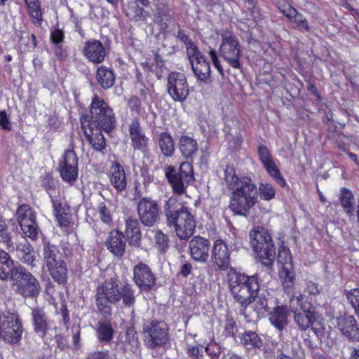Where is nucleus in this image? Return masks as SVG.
Returning a JSON list of instances; mask_svg holds the SVG:
<instances>
[{"mask_svg":"<svg viewBox=\"0 0 359 359\" xmlns=\"http://www.w3.org/2000/svg\"><path fill=\"white\" fill-rule=\"evenodd\" d=\"M224 180L229 189L233 190L230 209L238 215H246L257 202V187L249 177H238L235 169L227 165L224 170Z\"/></svg>","mask_w":359,"mask_h":359,"instance_id":"f257e3e1","label":"nucleus"},{"mask_svg":"<svg viewBox=\"0 0 359 359\" xmlns=\"http://www.w3.org/2000/svg\"><path fill=\"white\" fill-rule=\"evenodd\" d=\"M227 282L235 300L243 306L250 304L258 294L259 286L255 276H246L230 268Z\"/></svg>","mask_w":359,"mask_h":359,"instance_id":"f03ea898","label":"nucleus"},{"mask_svg":"<svg viewBox=\"0 0 359 359\" xmlns=\"http://www.w3.org/2000/svg\"><path fill=\"white\" fill-rule=\"evenodd\" d=\"M176 203L177 199L174 197H170L165 203L164 211L167 224L170 227H174L179 238L187 240L194 233L196 222L187 208L175 210Z\"/></svg>","mask_w":359,"mask_h":359,"instance_id":"7ed1b4c3","label":"nucleus"},{"mask_svg":"<svg viewBox=\"0 0 359 359\" xmlns=\"http://www.w3.org/2000/svg\"><path fill=\"white\" fill-rule=\"evenodd\" d=\"M250 243L262 264L271 267L276 257V249L271 235L263 226H255L250 231Z\"/></svg>","mask_w":359,"mask_h":359,"instance_id":"20e7f679","label":"nucleus"},{"mask_svg":"<svg viewBox=\"0 0 359 359\" xmlns=\"http://www.w3.org/2000/svg\"><path fill=\"white\" fill-rule=\"evenodd\" d=\"M115 120L112 109L102 98L95 95L90 106V126H99L109 133L115 127Z\"/></svg>","mask_w":359,"mask_h":359,"instance_id":"39448f33","label":"nucleus"},{"mask_svg":"<svg viewBox=\"0 0 359 359\" xmlns=\"http://www.w3.org/2000/svg\"><path fill=\"white\" fill-rule=\"evenodd\" d=\"M11 281L15 291L24 297H36L40 293L39 280L20 265L13 269Z\"/></svg>","mask_w":359,"mask_h":359,"instance_id":"423d86ee","label":"nucleus"},{"mask_svg":"<svg viewBox=\"0 0 359 359\" xmlns=\"http://www.w3.org/2000/svg\"><path fill=\"white\" fill-rule=\"evenodd\" d=\"M43 250L44 263L51 277L59 284L66 283L67 279V264L61 259V255L57 246L50 244L48 241H44Z\"/></svg>","mask_w":359,"mask_h":359,"instance_id":"0eeeda50","label":"nucleus"},{"mask_svg":"<svg viewBox=\"0 0 359 359\" xmlns=\"http://www.w3.org/2000/svg\"><path fill=\"white\" fill-rule=\"evenodd\" d=\"M121 287L118 281L114 278L106 280L100 284L96 290V306L100 313L109 316L111 314V304L118 302L119 290Z\"/></svg>","mask_w":359,"mask_h":359,"instance_id":"6e6552de","label":"nucleus"},{"mask_svg":"<svg viewBox=\"0 0 359 359\" xmlns=\"http://www.w3.org/2000/svg\"><path fill=\"white\" fill-rule=\"evenodd\" d=\"M165 176L172 186L175 193L182 194L186 187L193 180V168L189 162H184L176 170L172 166L165 168Z\"/></svg>","mask_w":359,"mask_h":359,"instance_id":"1a4fd4ad","label":"nucleus"},{"mask_svg":"<svg viewBox=\"0 0 359 359\" xmlns=\"http://www.w3.org/2000/svg\"><path fill=\"white\" fill-rule=\"evenodd\" d=\"M145 344L151 349L164 346L168 341V328L163 321L149 320L143 325Z\"/></svg>","mask_w":359,"mask_h":359,"instance_id":"9d476101","label":"nucleus"},{"mask_svg":"<svg viewBox=\"0 0 359 359\" xmlns=\"http://www.w3.org/2000/svg\"><path fill=\"white\" fill-rule=\"evenodd\" d=\"M222 42L219 47L220 55L229 65L241 69V45L236 36L228 30H222Z\"/></svg>","mask_w":359,"mask_h":359,"instance_id":"9b49d317","label":"nucleus"},{"mask_svg":"<svg viewBox=\"0 0 359 359\" xmlns=\"http://www.w3.org/2000/svg\"><path fill=\"white\" fill-rule=\"evenodd\" d=\"M137 209L139 219L145 226H154L160 219V205L150 197L140 198Z\"/></svg>","mask_w":359,"mask_h":359,"instance_id":"f8f14e48","label":"nucleus"},{"mask_svg":"<svg viewBox=\"0 0 359 359\" xmlns=\"http://www.w3.org/2000/svg\"><path fill=\"white\" fill-rule=\"evenodd\" d=\"M17 219L23 233L32 240L37 238L39 227L36 221V215L31 207L23 204L17 210Z\"/></svg>","mask_w":359,"mask_h":359,"instance_id":"ddd939ff","label":"nucleus"},{"mask_svg":"<svg viewBox=\"0 0 359 359\" xmlns=\"http://www.w3.org/2000/svg\"><path fill=\"white\" fill-rule=\"evenodd\" d=\"M167 91L175 102L184 101L189 95L185 75L180 72H170L167 77Z\"/></svg>","mask_w":359,"mask_h":359,"instance_id":"4468645a","label":"nucleus"},{"mask_svg":"<svg viewBox=\"0 0 359 359\" xmlns=\"http://www.w3.org/2000/svg\"><path fill=\"white\" fill-rule=\"evenodd\" d=\"M1 332L0 337L4 341L11 344L18 342L22 333V327L18 316L14 313H8Z\"/></svg>","mask_w":359,"mask_h":359,"instance_id":"2eb2a0df","label":"nucleus"},{"mask_svg":"<svg viewBox=\"0 0 359 359\" xmlns=\"http://www.w3.org/2000/svg\"><path fill=\"white\" fill-rule=\"evenodd\" d=\"M133 280L140 290L144 291L150 290L156 284V278L151 268L143 262L134 266Z\"/></svg>","mask_w":359,"mask_h":359,"instance_id":"dca6fc26","label":"nucleus"},{"mask_svg":"<svg viewBox=\"0 0 359 359\" xmlns=\"http://www.w3.org/2000/svg\"><path fill=\"white\" fill-rule=\"evenodd\" d=\"M192 70L198 80L207 82L210 76V67L209 62L199 49L187 55Z\"/></svg>","mask_w":359,"mask_h":359,"instance_id":"f3484780","label":"nucleus"},{"mask_svg":"<svg viewBox=\"0 0 359 359\" xmlns=\"http://www.w3.org/2000/svg\"><path fill=\"white\" fill-rule=\"evenodd\" d=\"M129 136L131 145L135 149L145 151L148 147V138L140 126L138 118L131 120L128 125Z\"/></svg>","mask_w":359,"mask_h":359,"instance_id":"a211bd4d","label":"nucleus"},{"mask_svg":"<svg viewBox=\"0 0 359 359\" xmlns=\"http://www.w3.org/2000/svg\"><path fill=\"white\" fill-rule=\"evenodd\" d=\"M211 259L212 262L217 266L220 270H226L229 268L230 263V251L226 243L222 240H216L214 243Z\"/></svg>","mask_w":359,"mask_h":359,"instance_id":"6ab92c4d","label":"nucleus"},{"mask_svg":"<svg viewBox=\"0 0 359 359\" xmlns=\"http://www.w3.org/2000/svg\"><path fill=\"white\" fill-rule=\"evenodd\" d=\"M210 243L200 236H194L189 242L191 257L196 261L205 263L209 257Z\"/></svg>","mask_w":359,"mask_h":359,"instance_id":"aec40b11","label":"nucleus"},{"mask_svg":"<svg viewBox=\"0 0 359 359\" xmlns=\"http://www.w3.org/2000/svg\"><path fill=\"white\" fill-rule=\"evenodd\" d=\"M83 53L92 62H102L106 55V50L102 43L98 40H89L84 44Z\"/></svg>","mask_w":359,"mask_h":359,"instance_id":"412c9836","label":"nucleus"},{"mask_svg":"<svg viewBox=\"0 0 359 359\" xmlns=\"http://www.w3.org/2000/svg\"><path fill=\"white\" fill-rule=\"evenodd\" d=\"M109 177L111 184L118 192L126 189L127 179L123 167L117 162H114L110 167Z\"/></svg>","mask_w":359,"mask_h":359,"instance_id":"4be33fe9","label":"nucleus"},{"mask_svg":"<svg viewBox=\"0 0 359 359\" xmlns=\"http://www.w3.org/2000/svg\"><path fill=\"white\" fill-rule=\"evenodd\" d=\"M338 325L342 333L348 340L359 341V327L353 316L340 318L338 319Z\"/></svg>","mask_w":359,"mask_h":359,"instance_id":"5701e85b","label":"nucleus"},{"mask_svg":"<svg viewBox=\"0 0 359 359\" xmlns=\"http://www.w3.org/2000/svg\"><path fill=\"white\" fill-rule=\"evenodd\" d=\"M106 246L114 255L122 257L126 252V240L123 233L118 230L111 231L106 241Z\"/></svg>","mask_w":359,"mask_h":359,"instance_id":"b1692460","label":"nucleus"},{"mask_svg":"<svg viewBox=\"0 0 359 359\" xmlns=\"http://www.w3.org/2000/svg\"><path fill=\"white\" fill-rule=\"evenodd\" d=\"M32 324L35 332L40 337H43L50 328L48 317L41 309H34L32 311Z\"/></svg>","mask_w":359,"mask_h":359,"instance_id":"393cba45","label":"nucleus"},{"mask_svg":"<svg viewBox=\"0 0 359 359\" xmlns=\"http://www.w3.org/2000/svg\"><path fill=\"white\" fill-rule=\"evenodd\" d=\"M88 126L84 133L89 143L95 150L102 151L106 147V140L102 133L103 130L99 126L90 127L89 124Z\"/></svg>","mask_w":359,"mask_h":359,"instance_id":"a878e982","label":"nucleus"},{"mask_svg":"<svg viewBox=\"0 0 359 359\" xmlns=\"http://www.w3.org/2000/svg\"><path fill=\"white\" fill-rule=\"evenodd\" d=\"M287 309L283 306H276L269 314L271 324L279 331H282L287 325Z\"/></svg>","mask_w":359,"mask_h":359,"instance_id":"bb28decb","label":"nucleus"},{"mask_svg":"<svg viewBox=\"0 0 359 359\" xmlns=\"http://www.w3.org/2000/svg\"><path fill=\"white\" fill-rule=\"evenodd\" d=\"M178 147L182 155L187 159H192L198 150L197 141L188 135L180 136L178 141Z\"/></svg>","mask_w":359,"mask_h":359,"instance_id":"cd10ccee","label":"nucleus"},{"mask_svg":"<svg viewBox=\"0 0 359 359\" xmlns=\"http://www.w3.org/2000/svg\"><path fill=\"white\" fill-rule=\"evenodd\" d=\"M126 234L129 239L130 245L135 247L140 245L141 231L138 220L129 217L126 222Z\"/></svg>","mask_w":359,"mask_h":359,"instance_id":"c85d7f7f","label":"nucleus"},{"mask_svg":"<svg viewBox=\"0 0 359 359\" xmlns=\"http://www.w3.org/2000/svg\"><path fill=\"white\" fill-rule=\"evenodd\" d=\"M16 266H14V262L9 254L4 250H0V279L6 280L10 278L11 280L12 271Z\"/></svg>","mask_w":359,"mask_h":359,"instance_id":"c756f323","label":"nucleus"},{"mask_svg":"<svg viewBox=\"0 0 359 359\" xmlns=\"http://www.w3.org/2000/svg\"><path fill=\"white\" fill-rule=\"evenodd\" d=\"M96 79L102 88L108 89L114 84L115 75L111 69L100 66L97 70Z\"/></svg>","mask_w":359,"mask_h":359,"instance_id":"7c9ffc66","label":"nucleus"},{"mask_svg":"<svg viewBox=\"0 0 359 359\" xmlns=\"http://www.w3.org/2000/svg\"><path fill=\"white\" fill-rule=\"evenodd\" d=\"M294 320L299 329L306 330L309 328L316 320V313L311 308L293 315Z\"/></svg>","mask_w":359,"mask_h":359,"instance_id":"2f4dec72","label":"nucleus"},{"mask_svg":"<svg viewBox=\"0 0 359 359\" xmlns=\"http://www.w3.org/2000/svg\"><path fill=\"white\" fill-rule=\"evenodd\" d=\"M239 338L241 344L247 349H252L253 348H259L263 345L262 340L255 332H245Z\"/></svg>","mask_w":359,"mask_h":359,"instance_id":"473e14b6","label":"nucleus"},{"mask_svg":"<svg viewBox=\"0 0 359 359\" xmlns=\"http://www.w3.org/2000/svg\"><path fill=\"white\" fill-rule=\"evenodd\" d=\"M158 144L161 153L165 156H171L175 151V142L168 133H161L158 137Z\"/></svg>","mask_w":359,"mask_h":359,"instance_id":"72a5a7b5","label":"nucleus"},{"mask_svg":"<svg viewBox=\"0 0 359 359\" xmlns=\"http://www.w3.org/2000/svg\"><path fill=\"white\" fill-rule=\"evenodd\" d=\"M341 204L345 212L350 216L354 215L355 200L353 194L346 189L341 190L340 196Z\"/></svg>","mask_w":359,"mask_h":359,"instance_id":"f704fd0d","label":"nucleus"},{"mask_svg":"<svg viewBox=\"0 0 359 359\" xmlns=\"http://www.w3.org/2000/svg\"><path fill=\"white\" fill-rule=\"evenodd\" d=\"M118 296H120L118 297V302L122 299L123 304L125 306L132 307L134 305L135 296L131 285L126 283L121 287Z\"/></svg>","mask_w":359,"mask_h":359,"instance_id":"c9c22d12","label":"nucleus"},{"mask_svg":"<svg viewBox=\"0 0 359 359\" xmlns=\"http://www.w3.org/2000/svg\"><path fill=\"white\" fill-rule=\"evenodd\" d=\"M0 243L5 245L8 251L14 250L12 233L4 220H0Z\"/></svg>","mask_w":359,"mask_h":359,"instance_id":"e433bc0d","label":"nucleus"},{"mask_svg":"<svg viewBox=\"0 0 359 359\" xmlns=\"http://www.w3.org/2000/svg\"><path fill=\"white\" fill-rule=\"evenodd\" d=\"M97 337L100 341L109 342L111 340L114 330L108 321H100L97 327Z\"/></svg>","mask_w":359,"mask_h":359,"instance_id":"4c0bfd02","label":"nucleus"},{"mask_svg":"<svg viewBox=\"0 0 359 359\" xmlns=\"http://www.w3.org/2000/svg\"><path fill=\"white\" fill-rule=\"evenodd\" d=\"M289 307L293 315L306 311L311 308L310 304H306L302 294L292 296L290 300Z\"/></svg>","mask_w":359,"mask_h":359,"instance_id":"58836bf2","label":"nucleus"},{"mask_svg":"<svg viewBox=\"0 0 359 359\" xmlns=\"http://www.w3.org/2000/svg\"><path fill=\"white\" fill-rule=\"evenodd\" d=\"M62 167L70 170L78 168V158L74 150L69 149L65 151L59 163V168Z\"/></svg>","mask_w":359,"mask_h":359,"instance_id":"ea45409f","label":"nucleus"},{"mask_svg":"<svg viewBox=\"0 0 359 359\" xmlns=\"http://www.w3.org/2000/svg\"><path fill=\"white\" fill-rule=\"evenodd\" d=\"M267 173L273 177L276 182L282 187L286 185L285 180L283 177L279 169L275 164L273 160L263 165Z\"/></svg>","mask_w":359,"mask_h":359,"instance_id":"a19ab883","label":"nucleus"},{"mask_svg":"<svg viewBox=\"0 0 359 359\" xmlns=\"http://www.w3.org/2000/svg\"><path fill=\"white\" fill-rule=\"evenodd\" d=\"M279 276L285 288H290L293 286L294 280L293 266L282 267L279 272Z\"/></svg>","mask_w":359,"mask_h":359,"instance_id":"79ce46f5","label":"nucleus"},{"mask_svg":"<svg viewBox=\"0 0 359 359\" xmlns=\"http://www.w3.org/2000/svg\"><path fill=\"white\" fill-rule=\"evenodd\" d=\"M258 191L259 197L262 200L271 201L275 197L276 190L270 184L261 183Z\"/></svg>","mask_w":359,"mask_h":359,"instance_id":"37998d69","label":"nucleus"},{"mask_svg":"<svg viewBox=\"0 0 359 359\" xmlns=\"http://www.w3.org/2000/svg\"><path fill=\"white\" fill-rule=\"evenodd\" d=\"M177 37L186 46L187 55L191 53H194V51L198 49L197 46L191 41L184 30L180 29L177 32Z\"/></svg>","mask_w":359,"mask_h":359,"instance_id":"c03bdc74","label":"nucleus"},{"mask_svg":"<svg viewBox=\"0 0 359 359\" xmlns=\"http://www.w3.org/2000/svg\"><path fill=\"white\" fill-rule=\"evenodd\" d=\"M278 262L282 267L293 266L289 249L285 247L280 248L278 254Z\"/></svg>","mask_w":359,"mask_h":359,"instance_id":"a18cd8bd","label":"nucleus"},{"mask_svg":"<svg viewBox=\"0 0 359 359\" xmlns=\"http://www.w3.org/2000/svg\"><path fill=\"white\" fill-rule=\"evenodd\" d=\"M60 174L62 179L69 182V184L74 183L78 177V168L70 170L69 168H65L64 167L59 168Z\"/></svg>","mask_w":359,"mask_h":359,"instance_id":"49530a36","label":"nucleus"},{"mask_svg":"<svg viewBox=\"0 0 359 359\" xmlns=\"http://www.w3.org/2000/svg\"><path fill=\"white\" fill-rule=\"evenodd\" d=\"M97 210L102 222L107 224H109L111 222L112 217L111 212L104 203H100L97 205Z\"/></svg>","mask_w":359,"mask_h":359,"instance_id":"de8ad7c7","label":"nucleus"},{"mask_svg":"<svg viewBox=\"0 0 359 359\" xmlns=\"http://www.w3.org/2000/svg\"><path fill=\"white\" fill-rule=\"evenodd\" d=\"M168 238L161 231H157L155 234V244L156 247L160 251H165L168 247Z\"/></svg>","mask_w":359,"mask_h":359,"instance_id":"09e8293b","label":"nucleus"},{"mask_svg":"<svg viewBox=\"0 0 359 359\" xmlns=\"http://www.w3.org/2000/svg\"><path fill=\"white\" fill-rule=\"evenodd\" d=\"M156 20L158 22L161 29H165L168 27V23L170 22L171 15L169 12L165 10H158L156 15Z\"/></svg>","mask_w":359,"mask_h":359,"instance_id":"8fccbe9b","label":"nucleus"},{"mask_svg":"<svg viewBox=\"0 0 359 359\" xmlns=\"http://www.w3.org/2000/svg\"><path fill=\"white\" fill-rule=\"evenodd\" d=\"M291 21L294 22L300 29H304L307 32L310 31V27L305 17L297 11V15L292 17Z\"/></svg>","mask_w":359,"mask_h":359,"instance_id":"3c124183","label":"nucleus"},{"mask_svg":"<svg viewBox=\"0 0 359 359\" xmlns=\"http://www.w3.org/2000/svg\"><path fill=\"white\" fill-rule=\"evenodd\" d=\"M29 13L34 24L41 25L42 21V12L39 5L28 8Z\"/></svg>","mask_w":359,"mask_h":359,"instance_id":"603ef678","label":"nucleus"},{"mask_svg":"<svg viewBox=\"0 0 359 359\" xmlns=\"http://www.w3.org/2000/svg\"><path fill=\"white\" fill-rule=\"evenodd\" d=\"M347 299L354 308L355 312L359 313V290H352L347 294Z\"/></svg>","mask_w":359,"mask_h":359,"instance_id":"864d4df0","label":"nucleus"},{"mask_svg":"<svg viewBox=\"0 0 359 359\" xmlns=\"http://www.w3.org/2000/svg\"><path fill=\"white\" fill-rule=\"evenodd\" d=\"M278 8L280 11L290 20H292V17L294 16V15H297V10L287 3L278 2Z\"/></svg>","mask_w":359,"mask_h":359,"instance_id":"5fc2aeb1","label":"nucleus"},{"mask_svg":"<svg viewBox=\"0 0 359 359\" xmlns=\"http://www.w3.org/2000/svg\"><path fill=\"white\" fill-rule=\"evenodd\" d=\"M205 351L212 359H217L222 353V348L219 344L212 343L205 347Z\"/></svg>","mask_w":359,"mask_h":359,"instance_id":"6e6d98bb","label":"nucleus"},{"mask_svg":"<svg viewBox=\"0 0 359 359\" xmlns=\"http://www.w3.org/2000/svg\"><path fill=\"white\" fill-rule=\"evenodd\" d=\"M32 250L29 243L22 238V241L20 242L16 247L18 258Z\"/></svg>","mask_w":359,"mask_h":359,"instance_id":"4d7b16f0","label":"nucleus"},{"mask_svg":"<svg viewBox=\"0 0 359 359\" xmlns=\"http://www.w3.org/2000/svg\"><path fill=\"white\" fill-rule=\"evenodd\" d=\"M258 154L259 159L263 165L273 161V158L269 149L264 145L259 147Z\"/></svg>","mask_w":359,"mask_h":359,"instance_id":"13d9d810","label":"nucleus"},{"mask_svg":"<svg viewBox=\"0 0 359 359\" xmlns=\"http://www.w3.org/2000/svg\"><path fill=\"white\" fill-rule=\"evenodd\" d=\"M51 41L57 45L62 43L64 40V32L62 30L56 29L51 32L50 35Z\"/></svg>","mask_w":359,"mask_h":359,"instance_id":"bf43d9fd","label":"nucleus"},{"mask_svg":"<svg viewBox=\"0 0 359 359\" xmlns=\"http://www.w3.org/2000/svg\"><path fill=\"white\" fill-rule=\"evenodd\" d=\"M19 259L22 262H24L25 264H26L27 265H30L32 266H35L36 259H35L34 252L33 250L32 251H30L29 253H27L22 256H20V257Z\"/></svg>","mask_w":359,"mask_h":359,"instance_id":"052dcab7","label":"nucleus"},{"mask_svg":"<svg viewBox=\"0 0 359 359\" xmlns=\"http://www.w3.org/2000/svg\"><path fill=\"white\" fill-rule=\"evenodd\" d=\"M0 126L7 130L11 129V122L5 111H0Z\"/></svg>","mask_w":359,"mask_h":359,"instance_id":"680f3d73","label":"nucleus"},{"mask_svg":"<svg viewBox=\"0 0 359 359\" xmlns=\"http://www.w3.org/2000/svg\"><path fill=\"white\" fill-rule=\"evenodd\" d=\"M209 54H210V56L211 57V60L212 61L214 66L217 69V71L219 72L220 75L222 76H224V69H223L222 65L219 64L216 52L214 50H211L209 52Z\"/></svg>","mask_w":359,"mask_h":359,"instance_id":"e2e57ef3","label":"nucleus"},{"mask_svg":"<svg viewBox=\"0 0 359 359\" xmlns=\"http://www.w3.org/2000/svg\"><path fill=\"white\" fill-rule=\"evenodd\" d=\"M58 224L61 226H67L69 223V216L66 213H55Z\"/></svg>","mask_w":359,"mask_h":359,"instance_id":"0e129e2a","label":"nucleus"},{"mask_svg":"<svg viewBox=\"0 0 359 359\" xmlns=\"http://www.w3.org/2000/svg\"><path fill=\"white\" fill-rule=\"evenodd\" d=\"M87 359H109V351H96L89 354Z\"/></svg>","mask_w":359,"mask_h":359,"instance_id":"69168bd1","label":"nucleus"},{"mask_svg":"<svg viewBox=\"0 0 359 359\" xmlns=\"http://www.w3.org/2000/svg\"><path fill=\"white\" fill-rule=\"evenodd\" d=\"M306 290L311 294H318L320 293V288L318 285L311 280H309L306 283Z\"/></svg>","mask_w":359,"mask_h":359,"instance_id":"338daca9","label":"nucleus"},{"mask_svg":"<svg viewBox=\"0 0 359 359\" xmlns=\"http://www.w3.org/2000/svg\"><path fill=\"white\" fill-rule=\"evenodd\" d=\"M147 18V14L145 13L144 9L139 6H136L135 9V15L133 18L136 21H142L144 20Z\"/></svg>","mask_w":359,"mask_h":359,"instance_id":"774afa93","label":"nucleus"}]
</instances>
